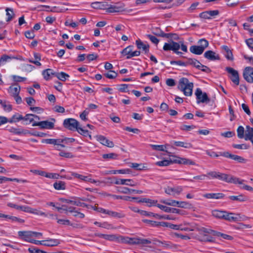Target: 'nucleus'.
<instances>
[{
    "label": "nucleus",
    "mask_w": 253,
    "mask_h": 253,
    "mask_svg": "<svg viewBox=\"0 0 253 253\" xmlns=\"http://www.w3.org/2000/svg\"><path fill=\"white\" fill-rule=\"evenodd\" d=\"M130 237L120 236L117 237V241L120 243L129 244Z\"/></svg>",
    "instance_id": "nucleus-49"
},
{
    "label": "nucleus",
    "mask_w": 253,
    "mask_h": 253,
    "mask_svg": "<svg viewBox=\"0 0 253 253\" xmlns=\"http://www.w3.org/2000/svg\"><path fill=\"white\" fill-rule=\"evenodd\" d=\"M204 56L206 59L211 61L219 60L220 56L212 50H208L204 53Z\"/></svg>",
    "instance_id": "nucleus-14"
},
{
    "label": "nucleus",
    "mask_w": 253,
    "mask_h": 253,
    "mask_svg": "<svg viewBox=\"0 0 253 253\" xmlns=\"http://www.w3.org/2000/svg\"><path fill=\"white\" fill-rule=\"evenodd\" d=\"M104 76L108 79H113L117 77L118 74L114 71L110 70L109 72L105 73Z\"/></svg>",
    "instance_id": "nucleus-55"
},
{
    "label": "nucleus",
    "mask_w": 253,
    "mask_h": 253,
    "mask_svg": "<svg viewBox=\"0 0 253 253\" xmlns=\"http://www.w3.org/2000/svg\"><path fill=\"white\" fill-rule=\"evenodd\" d=\"M21 87L17 84H15L9 86L8 89V92L11 94L12 96L19 94Z\"/></svg>",
    "instance_id": "nucleus-17"
},
{
    "label": "nucleus",
    "mask_w": 253,
    "mask_h": 253,
    "mask_svg": "<svg viewBox=\"0 0 253 253\" xmlns=\"http://www.w3.org/2000/svg\"><path fill=\"white\" fill-rule=\"evenodd\" d=\"M55 76L60 80L62 81H65L67 78H69V76L67 74L61 72L60 73H56Z\"/></svg>",
    "instance_id": "nucleus-46"
},
{
    "label": "nucleus",
    "mask_w": 253,
    "mask_h": 253,
    "mask_svg": "<svg viewBox=\"0 0 253 253\" xmlns=\"http://www.w3.org/2000/svg\"><path fill=\"white\" fill-rule=\"evenodd\" d=\"M191 65L198 69H201V63L199 61L194 58H189L187 60V65Z\"/></svg>",
    "instance_id": "nucleus-34"
},
{
    "label": "nucleus",
    "mask_w": 253,
    "mask_h": 253,
    "mask_svg": "<svg viewBox=\"0 0 253 253\" xmlns=\"http://www.w3.org/2000/svg\"><path fill=\"white\" fill-rule=\"evenodd\" d=\"M195 95L197 100V103H208L210 101V99L208 97L207 94L206 92L203 93L202 90L197 88L195 91Z\"/></svg>",
    "instance_id": "nucleus-8"
},
{
    "label": "nucleus",
    "mask_w": 253,
    "mask_h": 253,
    "mask_svg": "<svg viewBox=\"0 0 253 253\" xmlns=\"http://www.w3.org/2000/svg\"><path fill=\"white\" fill-rule=\"evenodd\" d=\"M225 211H219L217 210L212 211V215L214 217L219 219H223Z\"/></svg>",
    "instance_id": "nucleus-41"
},
{
    "label": "nucleus",
    "mask_w": 253,
    "mask_h": 253,
    "mask_svg": "<svg viewBox=\"0 0 253 253\" xmlns=\"http://www.w3.org/2000/svg\"><path fill=\"white\" fill-rule=\"evenodd\" d=\"M106 214L111 217H117L118 218H124L125 216V214L122 212H118L109 210H107Z\"/></svg>",
    "instance_id": "nucleus-32"
},
{
    "label": "nucleus",
    "mask_w": 253,
    "mask_h": 253,
    "mask_svg": "<svg viewBox=\"0 0 253 253\" xmlns=\"http://www.w3.org/2000/svg\"><path fill=\"white\" fill-rule=\"evenodd\" d=\"M23 119V116L18 113H16L13 115L11 118L8 119V123H14L21 121Z\"/></svg>",
    "instance_id": "nucleus-35"
},
{
    "label": "nucleus",
    "mask_w": 253,
    "mask_h": 253,
    "mask_svg": "<svg viewBox=\"0 0 253 253\" xmlns=\"http://www.w3.org/2000/svg\"><path fill=\"white\" fill-rule=\"evenodd\" d=\"M183 190L181 186H177L176 187H168L165 188V192L168 195L172 194V193H175L177 194H179Z\"/></svg>",
    "instance_id": "nucleus-21"
},
{
    "label": "nucleus",
    "mask_w": 253,
    "mask_h": 253,
    "mask_svg": "<svg viewBox=\"0 0 253 253\" xmlns=\"http://www.w3.org/2000/svg\"><path fill=\"white\" fill-rule=\"evenodd\" d=\"M59 140L62 141L60 142V143H62V144L65 145L74 142L75 141V139L73 138L65 137L63 139L59 138Z\"/></svg>",
    "instance_id": "nucleus-54"
},
{
    "label": "nucleus",
    "mask_w": 253,
    "mask_h": 253,
    "mask_svg": "<svg viewBox=\"0 0 253 253\" xmlns=\"http://www.w3.org/2000/svg\"><path fill=\"white\" fill-rule=\"evenodd\" d=\"M174 160V159H170L169 160H164L156 162V165L160 167L168 166L171 164L174 163V162H173Z\"/></svg>",
    "instance_id": "nucleus-38"
},
{
    "label": "nucleus",
    "mask_w": 253,
    "mask_h": 253,
    "mask_svg": "<svg viewBox=\"0 0 253 253\" xmlns=\"http://www.w3.org/2000/svg\"><path fill=\"white\" fill-rule=\"evenodd\" d=\"M28 251L30 253H47L46 252L41 250L38 248H35L34 247H31L28 249Z\"/></svg>",
    "instance_id": "nucleus-62"
},
{
    "label": "nucleus",
    "mask_w": 253,
    "mask_h": 253,
    "mask_svg": "<svg viewBox=\"0 0 253 253\" xmlns=\"http://www.w3.org/2000/svg\"><path fill=\"white\" fill-rule=\"evenodd\" d=\"M153 34L158 37H161L163 38L171 39L172 33H165L163 31L160 30V33H156V32H154Z\"/></svg>",
    "instance_id": "nucleus-48"
},
{
    "label": "nucleus",
    "mask_w": 253,
    "mask_h": 253,
    "mask_svg": "<svg viewBox=\"0 0 253 253\" xmlns=\"http://www.w3.org/2000/svg\"><path fill=\"white\" fill-rule=\"evenodd\" d=\"M153 150L157 151H164L166 147L164 145H151Z\"/></svg>",
    "instance_id": "nucleus-59"
},
{
    "label": "nucleus",
    "mask_w": 253,
    "mask_h": 253,
    "mask_svg": "<svg viewBox=\"0 0 253 253\" xmlns=\"http://www.w3.org/2000/svg\"><path fill=\"white\" fill-rule=\"evenodd\" d=\"M225 196L222 193H207L203 195V197L207 199H221Z\"/></svg>",
    "instance_id": "nucleus-22"
},
{
    "label": "nucleus",
    "mask_w": 253,
    "mask_h": 253,
    "mask_svg": "<svg viewBox=\"0 0 253 253\" xmlns=\"http://www.w3.org/2000/svg\"><path fill=\"white\" fill-rule=\"evenodd\" d=\"M160 202L164 204L173 207H177V204L178 203V201L174 200H161Z\"/></svg>",
    "instance_id": "nucleus-45"
},
{
    "label": "nucleus",
    "mask_w": 253,
    "mask_h": 253,
    "mask_svg": "<svg viewBox=\"0 0 253 253\" xmlns=\"http://www.w3.org/2000/svg\"><path fill=\"white\" fill-rule=\"evenodd\" d=\"M91 7L95 9H105L108 6V2L106 1H96L92 2L91 4Z\"/></svg>",
    "instance_id": "nucleus-19"
},
{
    "label": "nucleus",
    "mask_w": 253,
    "mask_h": 253,
    "mask_svg": "<svg viewBox=\"0 0 253 253\" xmlns=\"http://www.w3.org/2000/svg\"><path fill=\"white\" fill-rule=\"evenodd\" d=\"M245 139L250 140L253 144V128L249 126H246Z\"/></svg>",
    "instance_id": "nucleus-24"
},
{
    "label": "nucleus",
    "mask_w": 253,
    "mask_h": 253,
    "mask_svg": "<svg viewBox=\"0 0 253 253\" xmlns=\"http://www.w3.org/2000/svg\"><path fill=\"white\" fill-rule=\"evenodd\" d=\"M19 237L26 241L29 242L30 241V237H31V231H19L18 232Z\"/></svg>",
    "instance_id": "nucleus-29"
},
{
    "label": "nucleus",
    "mask_w": 253,
    "mask_h": 253,
    "mask_svg": "<svg viewBox=\"0 0 253 253\" xmlns=\"http://www.w3.org/2000/svg\"><path fill=\"white\" fill-rule=\"evenodd\" d=\"M229 198L232 201H237L239 202H244L247 201V197L242 194L238 196H230Z\"/></svg>",
    "instance_id": "nucleus-37"
},
{
    "label": "nucleus",
    "mask_w": 253,
    "mask_h": 253,
    "mask_svg": "<svg viewBox=\"0 0 253 253\" xmlns=\"http://www.w3.org/2000/svg\"><path fill=\"white\" fill-rule=\"evenodd\" d=\"M244 79L249 83H253V68L246 67L243 73Z\"/></svg>",
    "instance_id": "nucleus-9"
},
{
    "label": "nucleus",
    "mask_w": 253,
    "mask_h": 253,
    "mask_svg": "<svg viewBox=\"0 0 253 253\" xmlns=\"http://www.w3.org/2000/svg\"><path fill=\"white\" fill-rule=\"evenodd\" d=\"M5 10L6 11V15L7 16L6 21L9 22L13 19L15 14L12 8H6Z\"/></svg>",
    "instance_id": "nucleus-44"
},
{
    "label": "nucleus",
    "mask_w": 253,
    "mask_h": 253,
    "mask_svg": "<svg viewBox=\"0 0 253 253\" xmlns=\"http://www.w3.org/2000/svg\"><path fill=\"white\" fill-rule=\"evenodd\" d=\"M221 49L222 53L228 60H233L234 57L232 52L228 46L225 45H222L221 46Z\"/></svg>",
    "instance_id": "nucleus-16"
},
{
    "label": "nucleus",
    "mask_w": 253,
    "mask_h": 253,
    "mask_svg": "<svg viewBox=\"0 0 253 253\" xmlns=\"http://www.w3.org/2000/svg\"><path fill=\"white\" fill-rule=\"evenodd\" d=\"M180 42H176L172 41V51L177 55L182 54V52L178 51L180 48Z\"/></svg>",
    "instance_id": "nucleus-43"
},
{
    "label": "nucleus",
    "mask_w": 253,
    "mask_h": 253,
    "mask_svg": "<svg viewBox=\"0 0 253 253\" xmlns=\"http://www.w3.org/2000/svg\"><path fill=\"white\" fill-rule=\"evenodd\" d=\"M60 142H62L61 141H59V139H45L42 140V143H45L47 144H57V143H60Z\"/></svg>",
    "instance_id": "nucleus-52"
},
{
    "label": "nucleus",
    "mask_w": 253,
    "mask_h": 253,
    "mask_svg": "<svg viewBox=\"0 0 253 253\" xmlns=\"http://www.w3.org/2000/svg\"><path fill=\"white\" fill-rule=\"evenodd\" d=\"M164 227H169L170 229H174V230H184V231H188V228H183L182 225L181 224L177 225L173 224L169 222H165V224Z\"/></svg>",
    "instance_id": "nucleus-23"
},
{
    "label": "nucleus",
    "mask_w": 253,
    "mask_h": 253,
    "mask_svg": "<svg viewBox=\"0 0 253 253\" xmlns=\"http://www.w3.org/2000/svg\"><path fill=\"white\" fill-rule=\"evenodd\" d=\"M42 74L44 77V79L48 81L50 79L51 75H55L56 73L53 72V70L51 69H47L42 71Z\"/></svg>",
    "instance_id": "nucleus-33"
},
{
    "label": "nucleus",
    "mask_w": 253,
    "mask_h": 253,
    "mask_svg": "<svg viewBox=\"0 0 253 253\" xmlns=\"http://www.w3.org/2000/svg\"><path fill=\"white\" fill-rule=\"evenodd\" d=\"M59 155L67 158H72L74 157V155L71 153L65 152L64 151H61L59 153Z\"/></svg>",
    "instance_id": "nucleus-64"
},
{
    "label": "nucleus",
    "mask_w": 253,
    "mask_h": 253,
    "mask_svg": "<svg viewBox=\"0 0 253 253\" xmlns=\"http://www.w3.org/2000/svg\"><path fill=\"white\" fill-rule=\"evenodd\" d=\"M133 47L132 45H129L124 48L121 52V54L124 56H126V58L128 59L133 57L132 53H133Z\"/></svg>",
    "instance_id": "nucleus-20"
},
{
    "label": "nucleus",
    "mask_w": 253,
    "mask_h": 253,
    "mask_svg": "<svg viewBox=\"0 0 253 253\" xmlns=\"http://www.w3.org/2000/svg\"><path fill=\"white\" fill-rule=\"evenodd\" d=\"M71 175L74 177L77 178L79 179H81L82 180H83L85 182H89L91 183H96L98 182L97 181L91 178L90 177L91 175H89L88 176H85L74 172H72Z\"/></svg>",
    "instance_id": "nucleus-15"
},
{
    "label": "nucleus",
    "mask_w": 253,
    "mask_h": 253,
    "mask_svg": "<svg viewBox=\"0 0 253 253\" xmlns=\"http://www.w3.org/2000/svg\"><path fill=\"white\" fill-rule=\"evenodd\" d=\"M199 43H200L201 45H200L201 47L203 48V49L205 50V48H207L209 46V42L208 41L205 39H202L199 41L198 42Z\"/></svg>",
    "instance_id": "nucleus-61"
},
{
    "label": "nucleus",
    "mask_w": 253,
    "mask_h": 253,
    "mask_svg": "<svg viewBox=\"0 0 253 253\" xmlns=\"http://www.w3.org/2000/svg\"><path fill=\"white\" fill-rule=\"evenodd\" d=\"M137 202L138 203H146L147 204V206L149 207L156 206V205L158 204L157 200H151L150 199L146 198H141Z\"/></svg>",
    "instance_id": "nucleus-27"
},
{
    "label": "nucleus",
    "mask_w": 253,
    "mask_h": 253,
    "mask_svg": "<svg viewBox=\"0 0 253 253\" xmlns=\"http://www.w3.org/2000/svg\"><path fill=\"white\" fill-rule=\"evenodd\" d=\"M118 154L114 153L104 154L102 155V158L104 159H116L118 157Z\"/></svg>",
    "instance_id": "nucleus-53"
},
{
    "label": "nucleus",
    "mask_w": 253,
    "mask_h": 253,
    "mask_svg": "<svg viewBox=\"0 0 253 253\" xmlns=\"http://www.w3.org/2000/svg\"><path fill=\"white\" fill-rule=\"evenodd\" d=\"M96 138L97 140L103 145L110 148H112L114 146V144L113 141L109 140L106 137L103 135H97Z\"/></svg>",
    "instance_id": "nucleus-12"
},
{
    "label": "nucleus",
    "mask_w": 253,
    "mask_h": 253,
    "mask_svg": "<svg viewBox=\"0 0 253 253\" xmlns=\"http://www.w3.org/2000/svg\"><path fill=\"white\" fill-rule=\"evenodd\" d=\"M155 217L159 219H164L168 220H175L176 219L175 217H174L172 216L169 215H160L157 213L155 214Z\"/></svg>",
    "instance_id": "nucleus-50"
},
{
    "label": "nucleus",
    "mask_w": 253,
    "mask_h": 253,
    "mask_svg": "<svg viewBox=\"0 0 253 253\" xmlns=\"http://www.w3.org/2000/svg\"><path fill=\"white\" fill-rule=\"evenodd\" d=\"M223 219L230 222H237L241 221L242 217L240 214L228 212L225 211Z\"/></svg>",
    "instance_id": "nucleus-7"
},
{
    "label": "nucleus",
    "mask_w": 253,
    "mask_h": 253,
    "mask_svg": "<svg viewBox=\"0 0 253 253\" xmlns=\"http://www.w3.org/2000/svg\"><path fill=\"white\" fill-rule=\"evenodd\" d=\"M142 221L144 223H147L150 225L151 227H160L163 226L164 227L165 222H158L155 221H152L148 219H143Z\"/></svg>",
    "instance_id": "nucleus-30"
},
{
    "label": "nucleus",
    "mask_w": 253,
    "mask_h": 253,
    "mask_svg": "<svg viewBox=\"0 0 253 253\" xmlns=\"http://www.w3.org/2000/svg\"><path fill=\"white\" fill-rule=\"evenodd\" d=\"M125 5L123 3L118 2L116 5L108 4L106 8V11L108 13L120 12L125 11Z\"/></svg>",
    "instance_id": "nucleus-5"
},
{
    "label": "nucleus",
    "mask_w": 253,
    "mask_h": 253,
    "mask_svg": "<svg viewBox=\"0 0 253 253\" xmlns=\"http://www.w3.org/2000/svg\"><path fill=\"white\" fill-rule=\"evenodd\" d=\"M118 191L120 193L127 194L134 193L135 190L124 187H120Z\"/></svg>",
    "instance_id": "nucleus-47"
},
{
    "label": "nucleus",
    "mask_w": 253,
    "mask_h": 253,
    "mask_svg": "<svg viewBox=\"0 0 253 253\" xmlns=\"http://www.w3.org/2000/svg\"><path fill=\"white\" fill-rule=\"evenodd\" d=\"M169 42V43H165L163 46V49L165 51H172V40H170Z\"/></svg>",
    "instance_id": "nucleus-57"
},
{
    "label": "nucleus",
    "mask_w": 253,
    "mask_h": 253,
    "mask_svg": "<svg viewBox=\"0 0 253 253\" xmlns=\"http://www.w3.org/2000/svg\"><path fill=\"white\" fill-rule=\"evenodd\" d=\"M44 241V246L47 247L57 246L60 243V241L58 239H48Z\"/></svg>",
    "instance_id": "nucleus-28"
},
{
    "label": "nucleus",
    "mask_w": 253,
    "mask_h": 253,
    "mask_svg": "<svg viewBox=\"0 0 253 253\" xmlns=\"http://www.w3.org/2000/svg\"><path fill=\"white\" fill-rule=\"evenodd\" d=\"M147 37L152 42L155 44H158L159 42V40L155 36L148 34L146 35Z\"/></svg>",
    "instance_id": "nucleus-63"
},
{
    "label": "nucleus",
    "mask_w": 253,
    "mask_h": 253,
    "mask_svg": "<svg viewBox=\"0 0 253 253\" xmlns=\"http://www.w3.org/2000/svg\"><path fill=\"white\" fill-rule=\"evenodd\" d=\"M187 160L188 159L177 157V159H174V161H173V162H174V163L175 164L186 165Z\"/></svg>",
    "instance_id": "nucleus-60"
},
{
    "label": "nucleus",
    "mask_w": 253,
    "mask_h": 253,
    "mask_svg": "<svg viewBox=\"0 0 253 253\" xmlns=\"http://www.w3.org/2000/svg\"><path fill=\"white\" fill-rule=\"evenodd\" d=\"M131 170L129 169H118V170H113L110 171L109 173L111 174H116L117 173L119 174H130L131 173Z\"/></svg>",
    "instance_id": "nucleus-40"
},
{
    "label": "nucleus",
    "mask_w": 253,
    "mask_h": 253,
    "mask_svg": "<svg viewBox=\"0 0 253 253\" xmlns=\"http://www.w3.org/2000/svg\"><path fill=\"white\" fill-rule=\"evenodd\" d=\"M79 122L75 119L72 118L66 119L64 121V126L70 130H77L79 126Z\"/></svg>",
    "instance_id": "nucleus-3"
},
{
    "label": "nucleus",
    "mask_w": 253,
    "mask_h": 253,
    "mask_svg": "<svg viewBox=\"0 0 253 253\" xmlns=\"http://www.w3.org/2000/svg\"><path fill=\"white\" fill-rule=\"evenodd\" d=\"M34 114H26L24 117H23V119L22 120H23L24 121H29V124L34 122ZM26 124H28V123H26Z\"/></svg>",
    "instance_id": "nucleus-56"
},
{
    "label": "nucleus",
    "mask_w": 253,
    "mask_h": 253,
    "mask_svg": "<svg viewBox=\"0 0 253 253\" xmlns=\"http://www.w3.org/2000/svg\"><path fill=\"white\" fill-rule=\"evenodd\" d=\"M53 187L57 190H64L66 189L65 182L62 181H56L53 184Z\"/></svg>",
    "instance_id": "nucleus-36"
},
{
    "label": "nucleus",
    "mask_w": 253,
    "mask_h": 253,
    "mask_svg": "<svg viewBox=\"0 0 253 253\" xmlns=\"http://www.w3.org/2000/svg\"><path fill=\"white\" fill-rule=\"evenodd\" d=\"M13 58H16L14 57L7 55L6 54L3 55L0 58V65H1L4 62L7 61L9 59H13Z\"/></svg>",
    "instance_id": "nucleus-58"
},
{
    "label": "nucleus",
    "mask_w": 253,
    "mask_h": 253,
    "mask_svg": "<svg viewBox=\"0 0 253 253\" xmlns=\"http://www.w3.org/2000/svg\"><path fill=\"white\" fill-rule=\"evenodd\" d=\"M34 56L36 59V60H33L31 59L29 60V62L35 64L38 66H41V63L39 62L41 60V54L39 53H34Z\"/></svg>",
    "instance_id": "nucleus-39"
},
{
    "label": "nucleus",
    "mask_w": 253,
    "mask_h": 253,
    "mask_svg": "<svg viewBox=\"0 0 253 253\" xmlns=\"http://www.w3.org/2000/svg\"><path fill=\"white\" fill-rule=\"evenodd\" d=\"M190 51L192 53L197 55H201L203 53L204 50L203 49V48L200 46L192 45L190 47Z\"/></svg>",
    "instance_id": "nucleus-31"
},
{
    "label": "nucleus",
    "mask_w": 253,
    "mask_h": 253,
    "mask_svg": "<svg viewBox=\"0 0 253 253\" xmlns=\"http://www.w3.org/2000/svg\"><path fill=\"white\" fill-rule=\"evenodd\" d=\"M174 144L176 146L182 147L185 148H190L192 147V145L190 143L183 142L181 141H174Z\"/></svg>",
    "instance_id": "nucleus-42"
},
{
    "label": "nucleus",
    "mask_w": 253,
    "mask_h": 253,
    "mask_svg": "<svg viewBox=\"0 0 253 253\" xmlns=\"http://www.w3.org/2000/svg\"><path fill=\"white\" fill-rule=\"evenodd\" d=\"M220 155L230 158L240 163H245L247 162V160L244 158L238 155L231 154L228 152H220Z\"/></svg>",
    "instance_id": "nucleus-10"
},
{
    "label": "nucleus",
    "mask_w": 253,
    "mask_h": 253,
    "mask_svg": "<svg viewBox=\"0 0 253 253\" xmlns=\"http://www.w3.org/2000/svg\"><path fill=\"white\" fill-rule=\"evenodd\" d=\"M32 126H39L41 128L52 129L54 126V123L48 121H44L40 122H35L33 123Z\"/></svg>",
    "instance_id": "nucleus-11"
},
{
    "label": "nucleus",
    "mask_w": 253,
    "mask_h": 253,
    "mask_svg": "<svg viewBox=\"0 0 253 253\" xmlns=\"http://www.w3.org/2000/svg\"><path fill=\"white\" fill-rule=\"evenodd\" d=\"M112 179L113 181H112V183L117 185H126L130 186H134L137 185L136 182L130 179H121L116 177H114Z\"/></svg>",
    "instance_id": "nucleus-6"
},
{
    "label": "nucleus",
    "mask_w": 253,
    "mask_h": 253,
    "mask_svg": "<svg viewBox=\"0 0 253 253\" xmlns=\"http://www.w3.org/2000/svg\"><path fill=\"white\" fill-rule=\"evenodd\" d=\"M90 236H96L100 238H103L106 240L109 241H117V237L115 235H107L101 233H95L93 235H90Z\"/></svg>",
    "instance_id": "nucleus-25"
},
{
    "label": "nucleus",
    "mask_w": 253,
    "mask_h": 253,
    "mask_svg": "<svg viewBox=\"0 0 253 253\" xmlns=\"http://www.w3.org/2000/svg\"><path fill=\"white\" fill-rule=\"evenodd\" d=\"M136 45L138 49H142L145 53H148L149 51V45L144 44L140 40L138 39L135 42Z\"/></svg>",
    "instance_id": "nucleus-18"
},
{
    "label": "nucleus",
    "mask_w": 253,
    "mask_h": 253,
    "mask_svg": "<svg viewBox=\"0 0 253 253\" xmlns=\"http://www.w3.org/2000/svg\"><path fill=\"white\" fill-rule=\"evenodd\" d=\"M62 201L65 202L66 203L68 204H71L74 205H76L77 206L79 207H85V208H88L89 206L88 205H87L84 203L81 202L79 200V198H74V200H69V199H62Z\"/></svg>",
    "instance_id": "nucleus-13"
},
{
    "label": "nucleus",
    "mask_w": 253,
    "mask_h": 253,
    "mask_svg": "<svg viewBox=\"0 0 253 253\" xmlns=\"http://www.w3.org/2000/svg\"><path fill=\"white\" fill-rule=\"evenodd\" d=\"M193 86V83H190L187 78H182L179 80L178 88L185 96L192 95Z\"/></svg>",
    "instance_id": "nucleus-2"
},
{
    "label": "nucleus",
    "mask_w": 253,
    "mask_h": 253,
    "mask_svg": "<svg viewBox=\"0 0 253 253\" xmlns=\"http://www.w3.org/2000/svg\"><path fill=\"white\" fill-rule=\"evenodd\" d=\"M10 132L15 134L20 135L22 134H27L30 133V131L27 129H19L11 127L7 129Z\"/></svg>",
    "instance_id": "nucleus-26"
},
{
    "label": "nucleus",
    "mask_w": 253,
    "mask_h": 253,
    "mask_svg": "<svg viewBox=\"0 0 253 253\" xmlns=\"http://www.w3.org/2000/svg\"><path fill=\"white\" fill-rule=\"evenodd\" d=\"M209 177L213 179H217L227 183L242 184L244 180H240L239 178L234 177L230 174L221 173L215 171H211L208 172Z\"/></svg>",
    "instance_id": "nucleus-1"
},
{
    "label": "nucleus",
    "mask_w": 253,
    "mask_h": 253,
    "mask_svg": "<svg viewBox=\"0 0 253 253\" xmlns=\"http://www.w3.org/2000/svg\"><path fill=\"white\" fill-rule=\"evenodd\" d=\"M225 71L231 75L229 77L232 82L236 85L239 84V76L238 72L233 68L227 67L225 68Z\"/></svg>",
    "instance_id": "nucleus-4"
},
{
    "label": "nucleus",
    "mask_w": 253,
    "mask_h": 253,
    "mask_svg": "<svg viewBox=\"0 0 253 253\" xmlns=\"http://www.w3.org/2000/svg\"><path fill=\"white\" fill-rule=\"evenodd\" d=\"M237 136L239 138H240V139H242L243 138H245V135H244L245 129H244V128L243 126H239L237 128Z\"/></svg>",
    "instance_id": "nucleus-51"
}]
</instances>
